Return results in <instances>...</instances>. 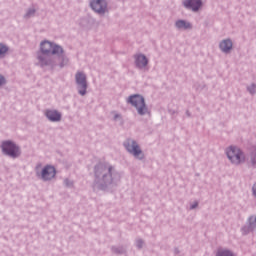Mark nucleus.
<instances>
[{
	"instance_id": "9",
	"label": "nucleus",
	"mask_w": 256,
	"mask_h": 256,
	"mask_svg": "<svg viewBox=\"0 0 256 256\" xmlns=\"http://www.w3.org/2000/svg\"><path fill=\"white\" fill-rule=\"evenodd\" d=\"M201 5H202L201 0L184 1V7H186V9H192V11H199V8L201 7Z\"/></svg>"
},
{
	"instance_id": "8",
	"label": "nucleus",
	"mask_w": 256,
	"mask_h": 256,
	"mask_svg": "<svg viewBox=\"0 0 256 256\" xmlns=\"http://www.w3.org/2000/svg\"><path fill=\"white\" fill-rule=\"evenodd\" d=\"M90 7L96 13H105V11H107V2H105V0H92L90 2Z\"/></svg>"
},
{
	"instance_id": "6",
	"label": "nucleus",
	"mask_w": 256,
	"mask_h": 256,
	"mask_svg": "<svg viewBox=\"0 0 256 256\" xmlns=\"http://www.w3.org/2000/svg\"><path fill=\"white\" fill-rule=\"evenodd\" d=\"M76 83L80 86V95H85L87 93V77L83 72H78L76 74Z\"/></svg>"
},
{
	"instance_id": "4",
	"label": "nucleus",
	"mask_w": 256,
	"mask_h": 256,
	"mask_svg": "<svg viewBox=\"0 0 256 256\" xmlns=\"http://www.w3.org/2000/svg\"><path fill=\"white\" fill-rule=\"evenodd\" d=\"M2 151L5 153V155H9V157L13 158L19 157V155H21L19 147L11 141H4L2 143Z\"/></svg>"
},
{
	"instance_id": "7",
	"label": "nucleus",
	"mask_w": 256,
	"mask_h": 256,
	"mask_svg": "<svg viewBox=\"0 0 256 256\" xmlns=\"http://www.w3.org/2000/svg\"><path fill=\"white\" fill-rule=\"evenodd\" d=\"M57 175V171L55 170V167L51 165H47L42 169L41 172V178L44 181H51Z\"/></svg>"
},
{
	"instance_id": "16",
	"label": "nucleus",
	"mask_w": 256,
	"mask_h": 256,
	"mask_svg": "<svg viewBox=\"0 0 256 256\" xmlns=\"http://www.w3.org/2000/svg\"><path fill=\"white\" fill-rule=\"evenodd\" d=\"M250 227L254 228L256 227V216H252L249 219Z\"/></svg>"
},
{
	"instance_id": "20",
	"label": "nucleus",
	"mask_w": 256,
	"mask_h": 256,
	"mask_svg": "<svg viewBox=\"0 0 256 256\" xmlns=\"http://www.w3.org/2000/svg\"><path fill=\"white\" fill-rule=\"evenodd\" d=\"M32 13H35V10H30L27 14V16L29 17V15H31Z\"/></svg>"
},
{
	"instance_id": "17",
	"label": "nucleus",
	"mask_w": 256,
	"mask_h": 256,
	"mask_svg": "<svg viewBox=\"0 0 256 256\" xmlns=\"http://www.w3.org/2000/svg\"><path fill=\"white\" fill-rule=\"evenodd\" d=\"M248 90H249V92L250 93H255L256 92V86L255 85H252V86H250L249 88H248Z\"/></svg>"
},
{
	"instance_id": "11",
	"label": "nucleus",
	"mask_w": 256,
	"mask_h": 256,
	"mask_svg": "<svg viewBox=\"0 0 256 256\" xmlns=\"http://www.w3.org/2000/svg\"><path fill=\"white\" fill-rule=\"evenodd\" d=\"M46 117L50 121H61V113H59L57 110H47Z\"/></svg>"
},
{
	"instance_id": "21",
	"label": "nucleus",
	"mask_w": 256,
	"mask_h": 256,
	"mask_svg": "<svg viewBox=\"0 0 256 256\" xmlns=\"http://www.w3.org/2000/svg\"><path fill=\"white\" fill-rule=\"evenodd\" d=\"M195 207H197V203H195L194 205L191 206V209H195Z\"/></svg>"
},
{
	"instance_id": "19",
	"label": "nucleus",
	"mask_w": 256,
	"mask_h": 256,
	"mask_svg": "<svg viewBox=\"0 0 256 256\" xmlns=\"http://www.w3.org/2000/svg\"><path fill=\"white\" fill-rule=\"evenodd\" d=\"M3 83H5V78H3V76H0V85H3Z\"/></svg>"
},
{
	"instance_id": "10",
	"label": "nucleus",
	"mask_w": 256,
	"mask_h": 256,
	"mask_svg": "<svg viewBox=\"0 0 256 256\" xmlns=\"http://www.w3.org/2000/svg\"><path fill=\"white\" fill-rule=\"evenodd\" d=\"M135 63L137 67H139L140 69H143V67H147V64L149 63V61L147 60V57L145 55L138 54L135 56Z\"/></svg>"
},
{
	"instance_id": "1",
	"label": "nucleus",
	"mask_w": 256,
	"mask_h": 256,
	"mask_svg": "<svg viewBox=\"0 0 256 256\" xmlns=\"http://www.w3.org/2000/svg\"><path fill=\"white\" fill-rule=\"evenodd\" d=\"M226 153L229 161L234 165H241V163H245V154L241 149L231 146L227 149Z\"/></svg>"
},
{
	"instance_id": "18",
	"label": "nucleus",
	"mask_w": 256,
	"mask_h": 256,
	"mask_svg": "<svg viewBox=\"0 0 256 256\" xmlns=\"http://www.w3.org/2000/svg\"><path fill=\"white\" fill-rule=\"evenodd\" d=\"M252 163L256 165V153L252 155Z\"/></svg>"
},
{
	"instance_id": "14",
	"label": "nucleus",
	"mask_w": 256,
	"mask_h": 256,
	"mask_svg": "<svg viewBox=\"0 0 256 256\" xmlns=\"http://www.w3.org/2000/svg\"><path fill=\"white\" fill-rule=\"evenodd\" d=\"M216 256H233L229 250H218Z\"/></svg>"
},
{
	"instance_id": "5",
	"label": "nucleus",
	"mask_w": 256,
	"mask_h": 256,
	"mask_svg": "<svg viewBox=\"0 0 256 256\" xmlns=\"http://www.w3.org/2000/svg\"><path fill=\"white\" fill-rule=\"evenodd\" d=\"M125 147L129 153L134 155L136 159H143V152L141 151V148H139V145L133 140H128L125 144Z\"/></svg>"
},
{
	"instance_id": "2",
	"label": "nucleus",
	"mask_w": 256,
	"mask_h": 256,
	"mask_svg": "<svg viewBox=\"0 0 256 256\" xmlns=\"http://www.w3.org/2000/svg\"><path fill=\"white\" fill-rule=\"evenodd\" d=\"M128 101L137 109L139 115H145L147 113L145 99L141 95L130 96Z\"/></svg>"
},
{
	"instance_id": "13",
	"label": "nucleus",
	"mask_w": 256,
	"mask_h": 256,
	"mask_svg": "<svg viewBox=\"0 0 256 256\" xmlns=\"http://www.w3.org/2000/svg\"><path fill=\"white\" fill-rule=\"evenodd\" d=\"M176 27H178V29H191V24L189 22L179 20L176 22Z\"/></svg>"
},
{
	"instance_id": "3",
	"label": "nucleus",
	"mask_w": 256,
	"mask_h": 256,
	"mask_svg": "<svg viewBox=\"0 0 256 256\" xmlns=\"http://www.w3.org/2000/svg\"><path fill=\"white\" fill-rule=\"evenodd\" d=\"M40 49L44 55H49V53H52V55H61L63 53V48L54 45L49 41L42 42L40 45Z\"/></svg>"
},
{
	"instance_id": "22",
	"label": "nucleus",
	"mask_w": 256,
	"mask_h": 256,
	"mask_svg": "<svg viewBox=\"0 0 256 256\" xmlns=\"http://www.w3.org/2000/svg\"><path fill=\"white\" fill-rule=\"evenodd\" d=\"M143 242H141V241H138V247H141V244H142Z\"/></svg>"
},
{
	"instance_id": "12",
	"label": "nucleus",
	"mask_w": 256,
	"mask_h": 256,
	"mask_svg": "<svg viewBox=\"0 0 256 256\" xmlns=\"http://www.w3.org/2000/svg\"><path fill=\"white\" fill-rule=\"evenodd\" d=\"M232 48H233V42H231V40H224L220 43V49L224 53L231 51Z\"/></svg>"
},
{
	"instance_id": "15",
	"label": "nucleus",
	"mask_w": 256,
	"mask_h": 256,
	"mask_svg": "<svg viewBox=\"0 0 256 256\" xmlns=\"http://www.w3.org/2000/svg\"><path fill=\"white\" fill-rule=\"evenodd\" d=\"M7 51H9V48H7V46H5L4 44L0 43V55H5Z\"/></svg>"
}]
</instances>
